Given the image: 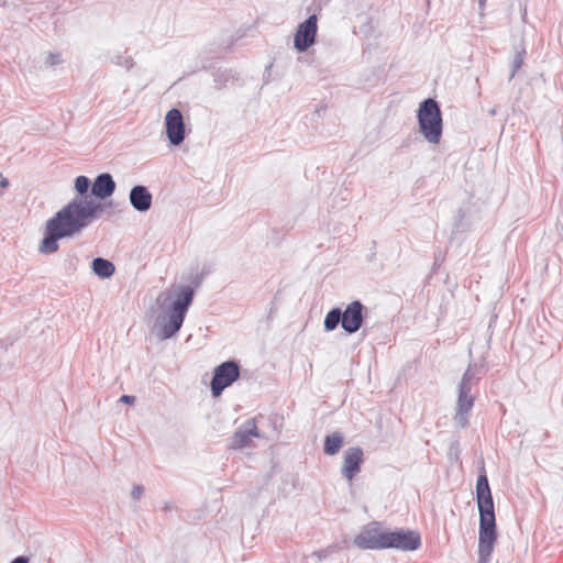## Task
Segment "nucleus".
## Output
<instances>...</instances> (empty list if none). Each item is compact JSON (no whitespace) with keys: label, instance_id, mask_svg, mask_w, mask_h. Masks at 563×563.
<instances>
[{"label":"nucleus","instance_id":"obj_20","mask_svg":"<svg viewBox=\"0 0 563 563\" xmlns=\"http://www.w3.org/2000/svg\"><path fill=\"white\" fill-rule=\"evenodd\" d=\"M525 51L522 52H517L514 56V59L511 62V74H510V79L515 77L516 73L520 69V67L522 66V63H523V55H525Z\"/></svg>","mask_w":563,"mask_h":563},{"label":"nucleus","instance_id":"obj_29","mask_svg":"<svg viewBox=\"0 0 563 563\" xmlns=\"http://www.w3.org/2000/svg\"><path fill=\"white\" fill-rule=\"evenodd\" d=\"M486 0H478L479 9L482 10L484 8Z\"/></svg>","mask_w":563,"mask_h":563},{"label":"nucleus","instance_id":"obj_12","mask_svg":"<svg viewBox=\"0 0 563 563\" xmlns=\"http://www.w3.org/2000/svg\"><path fill=\"white\" fill-rule=\"evenodd\" d=\"M258 429L254 418L245 420L230 438V448L241 450L252 443V438H258Z\"/></svg>","mask_w":563,"mask_h":563},{"label":"nucleus","instance_id":"obj_30","mask_svg":"<svg viewBox=\"0 0 563 563\" xmlns=\"http://www.w3.org/2000/svg\"><path fill=\"white\" fill-rule=\"evenodd\" d=\"M497 113L496 107L489 110L490 115H495Z\"/></svg>","mask_w":563,"mask_h":563},{"label":"nucleus","instance_id":"obj_7","mask_svg":"<svg viewBox=\"0 0 563 563\" xmlns=\"http://www.w3.org/2000/svg\"><path fill=\"white\" fill-rule=\"evenodd\" d=\"M421 545V537L417 531L397 529L385 531V549L415 551Z\"/></svg>","mask_w":563,"mask_h":563},{"label":"nucleus","instance_id":"obj_24","mask_svg":"<svg viewBox=\"0 0 563 563\" xmlns=\"http://www.w3.org/2000/svg\"><path fill=\"white\" fill-rule=\"evenodd\" d=\"M331 553L330 549H322L312 553V556L317 558L318 561H322Z\"/></svg>","mask_w":563,"mask_h":563},{"label":"nucleus","instance_id":"obj_13","mask_svg":"<svg viewBox=\"0 0 563 563\" xmlns=\"http://www.w3.org/2000/svg\"><path fill=\"white\" fill-rule=\"evenodd\" d=\"M364 462V452L360 446L349 448L343 454V464L341 468L342 476L352 482L361 472V465Z\"/></svg>","mask_w":563,"mask_h":563},{"label":"nucleus","instance_id":"obj_2","mask_svg":"<svg viewBox=\"0 0 563 563\" xmlns=\"http://www.w3.org/2000/svg\"><path fill=\"white\" fill-rule=\"evenodd\" d=\"M194 296L195 290L188 285H173L158 294L155 305L159 313L155 318L153 333L159 340L170 339L180 330Z\"/></svg>","mask_w":563,"mask_h":563},{"label":"nucleus","instance_id":"obj_21","mask_svg":"<svg viewBox=\"0 0 563 563\" xmlns=\"http://www.w3.org/2000/svg\"><path fill=\"white\" fill-rule=\"evenodd\" d=\"M62 62H63V59H62V56L59 53H49L46 58L45 64L47 66L54 67V66L59 65Z\"/></svg>","mask_w":563,"mask_h":563},{"label":"nucleus","instance_id":"obj_17","mask_svg":"<svg viewBox=\"0 0 563 563\" xmlns=\"http://www.w3.org/2000/svg\"><path fill=\"white\" fill-rule=\"evenodd\" d=\"M344 438L340 432H333L324 438L323 451L327 455H335L343 445Z\"/></svg>","mask_w":563,"mask_h":563},{"label":"nucleus","instance_id":"obj_26","mask_svg":"<svg viewBox=\"0 0 563 563\" xmlns=\"http://www.w3.org/2000/svg\"><path fill=\"white\" fill-rule=\"evenodd\" d=\"M10 563H29V559L26 556L21 555V556L15 558Z\"/></svg>","mask_w":563,"mask_h":563},{"label":"nucleus","instance_id":"obj_9","mask_svg":"<svg viewBox=\"0 0 563 563\" xmlns=\"http://www.w3.org/2000/svg\"><path fill=\"white\" fill-rule=\"evenodd\" d=\"M317 31L318 18L316 14H311L298 25L294 36V47L300 53L306 52L314 44Z\"/></svg>","mask_w":563,"mask_h":563},{"label":"nucleus","instance_id":"obj_15","mask_svg":"<svg viewBox=\"0 0 563 563\" xmlns=\"http://www.w3.org/2000/svg\"><path fill=\"white\" fill-rule=\"evenodd\" d=\"M115 181L109 173L98 175L92 183L91 196L99 200H104L113 195Z\"/></svg>","mask_w":563,"mask_h":563},{"label":"nucleus","instance_id":"obj_4","mask_svg":"<svg viewBox=\"0 0 563 563\" xmlns=\"http://www.w3.org/2000/svg\"><path fill=\"white\" fill-rule=\"evenodd\" d=\"M481 375L482 366L470 364L457 385L454 422L459 428H465L468 424V417L474 407Z\"/></svg>","mask_w":563,"mask_h":563},{"label":"nucleus","instance_id":"obj_11","mask_svg":"<svg viewBox=\"0 0 563 563\" xmlns=\"http://www.w3.org/2000/svg\"><path fill=\"white\" fill-rule=\"evenodd\" d=\"M365 306L360 300L350 302L343 312L342 329L349 333H356L363 325Z\"/></svg>","mask_w":563,"mask_h":563},{"label":"nucleus","instance_id":"obj_18","mask_svg":"<svg viewBox=\"0 0 563 563\" xmlns=\"http://www.w3.org/2000/svg\"><path fill=\"white\" fill-rule=\"evenodd\" d=\"M343 320V312L340 308H333L331 309L324 318V330L325 331H333L338 328V325L342 324Z\"/></svg>","mask_w":563,"mask_h":563},{"label":"nucleus","instance_id":"obj_6","mask_svg":"<svg viewBox=\"0 0 563 563\" xmlns=\"http://www.w3.org/2000/svg\"><path fill=\"white\" fill-rule=\"evenodd\" d=\"M240 377V365L230 360L218 365L213 371L210 389L213 397H219L223 390Z\"/></svg>","mask_w":563,"mask_h":563},{"label":"nucleus","instance_id":"obj_19","mask_svg":"<svg viewBox=\"0 0 563 563\" xmlns=\"http://www.w3.org/2000/svg\"><path fill=\"white\" fill-rule=\"evenodd\" d=\"M111 62L118 66L124 67L130 70L134 66V62L131 56H126L125 53H118L111 58Z\"/></svg>","mask_w":563,"mask_h":563},{"label":"nucleus","instance_id":"obj_14","mask_svg":"<svg viewBox=\"0 0 563 563\" xmlns=\"http://www.w3.org/2000/svg\"><path fill=\"white\" fill-rule=\"evenodd\" d=\"M129 200L134 210L139 212H146L152 207L153 196L147 187L136 185L130 190Z\"/></svg>","mask_w":563,"mask_h":563},{"label":"nucleus","instance_id":"obj_3","mask_svg":"<svg viewBox=\"0 0 563 563\" xmlns=\"http://www.w3.org/2000/svg\"><path fill=\"white\" fill-rule=\"evenodd\" d=\"M476 501L479 512L477 563H488L497 540V529L494 500L488 478L484 468L478 475L476 482Z\"/></svg>","mask_w":563,"mask_h":563},{"label":"nucleus","instance_id":"obj_25","mask_svg":"<svg viewBox=\"0 0 563 563\" xmlns=\"http://www.w3.org/2000/svg\"><path fill=\"white\" fill-rule=\"evenodd\" d=\"M121 402L133 405L135 402V397L131 395H123L120 398Z\"/></svg>","mask_w":563,"mask_h":563},{"label":"nucleus","instance_id":"obj_23","mask_svg":"<svg viewBox=\"0 0 563 563\" xmlns=\"http://www.w3.org/2000/svg\"><path fill=\"white\" fill-rule=\"evenodd\" d=\"M464 217H465L464 211L462 209H460L457 211L456 221L454 223V227H455L456 231H462L463 230L462 221H463Z\"/></svg>","mask_w":563,"mask_h":563},{"label":"nucleus","instance_id":"obj_5","mask_svg":"<svg viewBox=\"0 0 563 563\" xmlns=\"http://www.w3.org/2000/svg\"><path fill=\"white\" fill-rule=\"evenodd\" d=\"M417 119L419 131L430 144H439L443 132V119L439 103L428 98L418 108Z\"/></svg>","mask_w":563,"mask_h":563},{"label":"nucleus","instance_id":"obj_10","mask_svg":"<svg viewBox=\"0 0 563 563\" xmlns=\"http://www.w3.org/2000/svg\"><path fill=\"white\" fill-rule=\"evenodd\" d=\"M166 135L172 145H180L186 136L183 113L173 108L165 115Z\"/></svg>","mask_w":563,"mask_h":563},{"label":"nucleus","instance_id":"obj_28","mask_svg":"<svg viewBox=\"0 0 563 563\" xmlns=\"http://www.w3.org/2000/svg\"><path fill=\"white\" fill-rule=\"evenodd\" d=\"M9 186V180L7 178H2L0 180V187L1 188H7Z\"/></svg>","mask_w":563,"mask_h":563},{"label":"nucleus","instance_id":"obj_22","mask_svg":"<svg viewBox=\"0 0 563 563\" xmlns=\"http://www.w3.org/2000/svg\"><path fill=\"white\" fill-rule=\"evenodd\" d=\"M144 494V487L141 485H134L131 492V496L133 499L139 500Z\"/></svg>","mask_w":563,"mask_h":563},{"label":"nucleus","instance_id":"obj_1","mask_svg":"<svg viewBox=\"0 0 563 563\" xmlns=\"http://www.w3.org/2000/svg\"><path fill=\"white\" fill-rule=\"evenodd\" d=\"M90 187L92 184L87 176L81 175L75 179L78 196L46 221L44 238L38 246L40 253H56L59 249V240L73 239L81 234L103 211L100 202L87 196Z\"/></svg>","mask_w":563,"mask_h":563},{"label":"nucleus","instance_id":"obj_16","mask_svg":"<svg viewBox=\"0 0 563 563\" xmlns=\"http://www.w3.org/2000/svg\"><path fill=\"white\" fill-rule=\"evenodd\" d=\"M91 268L93 273L100 278H109L115 272L114 264L102 257L95 258L91 263Z\"/></svg>","mask_w":563,"mask_h":563},{"label":"nucleus","instance_id":"obj_8","mask_svg":"<svg viewBox=\"0 0 563 563\" xmlns=\"http://www.w3.org/2000/svg\"><path fill=\"white\" fill-rule=\"evenodd\" d=\"M385 531L379 522L373 521L355 536L353 543L361 550H382L385 549Z\"/></svg>","mask_w":563,"mask_h":563},{"label":"nucleus","instance_id":"obj_27","mask_svg":"<svg viewBox=\"0 0 563 563\" xmlns=\"http://www.w3.org/2000/svg\"><path fill=\"white\" fill-rule=\"evenodd\" d=\"M174 509V505L173 503H165L164 507H163V510L164 511H170Z\"/></svg>","mask_w":563,"mask_h":563}]
</instances>
